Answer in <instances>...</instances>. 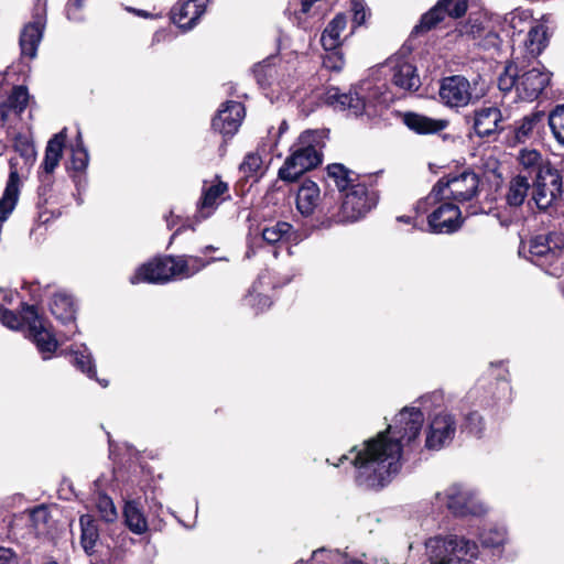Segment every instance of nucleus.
Segmentation results:
<instances>
[{
	"mask_svg": "<svg viewBox=\"0 0 564 564\" xmlns=\"http://www.w3.org/2000/svg\"><path fill=\"white\" fill-rule=\"evenodd\" d=\"M424 414L419 408H404L395 416L394 423L375 437L364 442L362 448L352 446L355 454V484L365 490H381L399 473L403 443L409 445L420 435Z\"/></svg>",
	"mask_w": 564,
	"mask_h": 564,
	"instance_id": "f257e3e1",
	"label": "nucleus"
},
{
	"mask_svg": "<svg viewBox=\"0 0 564 564\" xmlns=\"http://www.w3.org/2000/svg\"><path fill=\"white\" fill-rule=\"evenodd\" d=\"M35 283L24 282L22 289L30 291L29 304L22 301L18 312L0 305V322L3 326L12 330L28 329L26 337L35 345L44 360L51 359L56 352L59 344L56 338L54 327L47 317L40 313L37 302L41 301L40 289H33Z\"/></svg>",
	"mask_w": 564,
	"mask_h": 564,
	"instance_id": "f03ea898",
	"label": "nucleus"
},
{
	"mask_svg": "<svg viewBox=\"0 0 564 564\" xmlns=\"http://www.w3.org/2000/svg\"><path fill=\"white\" fill-rule=\"evenodd\" d=\"M377 193L370 191L359 181L350 186L345 194L337 197H333L326 191L321 205L324 219L321 220L318 227L329 228L334 224L359 220L377 205Z\"/></svg>",
	"mask_w": 564,
	"mask_h": 564,
	"instance_id": "7ed1b4c3",
	"label": "nucleus"
},
{
	"mask_svg": "<svg viewBox=\"0 0 564 564\" xmlns=\"http://www.w3.org/2000/svg\"><path fill=\"white\" fill-rule=\"evenodd\" d=\"M479 184V175L470 167L444 175L434 184L427 196L416 202L415 212L425 214L445 197L459 203L469 202L478 194Z\"/></svg>",
	"mask_w": 564,
	"mask_h": 564,
	"instance_id": "20e7f679",
	"label": "nucleus"
},
{
	"mask_svg": "<svg viewBox=\"0 0 564 564\" xmlns=\"http://www.w3.org/2000/svg\"><path fill=\"white\" fill-rule=\"evenodd\" d=\"M321 135L317 131H303L296 142L290 149V155L280 167L278 176L280 180L293 183L305 172L311 171L323 162Z\"/></svg>",
	"mask_w": 564,
	"mask_h": 564,
	"instance_id": "39448f33",
	"label": "nucleus"
},
{
	"mask_svg": "<svg viewBox=\"0 0 564 564\" xmlns=\"http://www.w3.org/2000/svg\"><path fill=\"white\" fill-rule=\"evenodd\" d=\"M563 252L564 237L557 231L534 235L527 243L521 241L519 247L520 256L552 275L561 270Z\"/></svg>",
	"mask_w": 564,
	"mask_h": 564,
	"instance_id": "423d86ee",
	"label": "nucleus"
},
{
	"mask_svg": "<svg viewBox=\"0 0 564 564\" xmlns=\"http://www.w3.org/2000/svg\"><path fill=\"white\" fill-rule=\"evenodd\" d=\"M430 564L470 563L478 555V545L464 536H434L426 542Z\"/></svg>",
	"mask_w": 564,
	"mask_h": 564,
	"instance_id": "0eeeda50",
	"label": "nucleus"
},
{
	"mask_svg": "<svg viewBox=\"0 0 564 564\" xmlns=\"http://www.w3.org/2000/svg\"><path fill=\"white\" fill-rule=\"evenodd\" d=\"M186 269V262L176 260V256L159 254L140 264L129 278V281L131 284H163L172 281Z\"/></svg>",
	"mask_w": 564,
	"mask_h": 564,
	"instance_id": "6e6552de",
	"label": "nucleus"
},
{
	"mask_svg": "<svg viewBox=\"0 0 564 564\" xmlns=\"http://www.w3.org/2000/svg\"><path fill=\"white\" fill-rule=\"evenodd\" d=\"M562 194L563 180L558 170L546 167L533 177L531 199L539 210L545 212Z\"/></svg>",
	"mask_w": 564,
	"mask_h": 564,
	"instance_id": "1a4fd4ad",
	"label": "nucleus"
},
{
	"mask_svg": "<svg viewBox=\"0 0 564 564\" xmlns=\"http://www.w3.org/2000/svg\"><path fill=\"white\" fill-rule=\"evenodd\" d=\"M46 24V2H35L32 10V21L26 23L21 31L19 44L21 55L34 58L42 40Z\"/></svg>",
	"mask_w": 564,
	"mask_h": 564,
	"instance_id": "9d476101",
	"label": "nucleus"
},
{
	"mask_svg": "<svg viewBox=\"0 0 564 564\" xmlns=\"http://www.w3.org/2000/svg\"><path fill=\"white\" fill-rule=\"evenodd\" d=\"M438 206L427 216L429 231L435 235H452L464 225L465 217L460 208L451 202L441 200Z\"/></svg>",
	"mask_w": 564,
	"mask_h": 564,
	"instance_id": "9b49d317",
	"label": "nucleus"
},
{
	"mask_svg": "<svg viewBox=\"0 0 564 564\" xmlns=\"http://www.w3.org/2000/svg\"><path fill=\"white\" fill-rule=\"evenodd\" d=\"M245 116L246 109L242 102L227 100L220 105L212 118V129L227 141L238 132Z\"/></svg>",
	"mask_w": 564,
	"mask_h": 564,
	"instance_id": "f8f14e48",
	"label": "nucleus"
},
{
	"mask_svg": "<svg viewBox=\"0 0 564 564\" xmlns=\"http://www.w3.org/2000/svg\"><path fill=\"white\" fill-rule=\"evenodd\" d=\"M551 73L545 69L532 67L530 69L519 68V84L517 97L520 100L533 101L540 97L550 85Z\"/></svg>",
	"mask_w": 564,
	"mask_h": 564,
	"instance_id": "ddd939ff",
	"label": "nucleus"
},
{
	"mask_svg": "<svg viewBox=\"0 0 564 564\" xmlns=\"http://www.w3.org/2000/svg\"><path fill=\"white\" fill-rule=\"evenodd\" d=\"M508 388V381L505 379L497 378L495 381L479 380L470 390L469 398L473 399L475 406L496 414L498 401L501 397L500 392H506Z\"/></svg>",
	"mask_w": 564,
	"mask_h": 564,
	"instance_id": "4468645a",
	"label": "nucleus"
},
{
	"mask_svg": "<svg viewBox=\"0 0 564 564\" xmlns=\"http://www.w3.org/2000/svg\"><path fill=\"white\" fill-rule=\"evenodd\" d=\"M456 432V420L449 413H440L435 415L426 433L425 447L438 451L451 443Z\"/></svg>",
	"mask_w": 564,
	"mask_h": 564,
	"instance_id": "2eb2a0df",
	"label": "nucleus"
},
{
	"mask_svg": "<svg viewBox=\"0 0 564 564\" xmlns=\"http://www.w3.org/2000/svg\"><path fill=\"white\" fill-rule=\"evenodd\" d=\"M359 181V175L341 163H332L325 167L323 176L324 193L327 191L333 197L345 194L350 186Z\"/></svg>",
	"mask_w": 564,
	"mask_h": 564,
	"instance_id": "dca6fc26",
	"label": "nucleus"
},
{
	"mask_svg": "<svg viewBox=\"0 0 564 564\" xmlns=\"http://www.w3.org/2000/svg\"><path fill=\"white\" fill-rule=\"evenodd\" d=\"M544 122L545 112L542 110H534L522 119L517 120L514 124L510 127V131L507 134L509 145L514 147L520 143H525L533 139L535 134L539 135L544 128Z\"/></svg>",
	"mask_w": 564,
	"mask_h": 564,
	"instance_id": "f3484780",
	"label": "nucleus"
},
{
	"mask_svg": "<svg viewBox=\"0 0 564 564\" xmlns=\"http://www.w3.org/2000/svg\"><path fill=\"white\" fill-rule=\"evenodd\" d=\"M440 97L449 107L466 106L470 98V84L462 75L444 77L440 86Z\"/></svg>",
	"mask_w": 564,
	"mask_h": 564,
	"instance_id": "a211bd4d",
	"label": "nucleus"
},
{
	"mask_svg": "<svg viewBox=\"0 0 564 564\" xmlns=\"http://www.w3.org/2000/svg\"><path fill=\"white\" fill-rule=\"evenodd\" d=\"M446 498V507L454 517L479 516L482 512L481 506L475 500L473 494L460 485L448 487Z\"/></svg>",
	"mask_w": 564,
	"mask_h": 564,
	"instance_id": "6ab92c4d",
	"label": "nucleus"
},
{
	"mask_svg": "<svg viewBox=\"0 0 564 564\" xmlns=\"http://www.w3.org/2000/svg\"><path fill=\"white\" fill-rule=\"evenodd\" d=\"M501 110L496 106H481L473 111V128L480 138H488L505 130Z\"/></svg>",
	"mask_w": 564,
	"mask_h": 564,
	"instance_id": "aec40b11",
	"label": "nucleus"
},
{
	"mask_svg": "<svg viewBox=\"0 0 564 564\" xmlns=\"http://www.w3.org/2000/svg\"><path fill=\"white\" fill-rule=\"evenodd\" d=\"M322 200L318 185L312 180H304L297 189L295 199L296 208L301 215L307 217L317 209L318 214L322 215L321 219L317 217V221L321 224V220L324 219V213L321 210Z\"/></svg>",
	"mask_w": 564,
	"mask_h": 564,
	"instance_id": "412c9836",
	"label": "nucleus"
},
{
	"mask_svg": "<svg viewBox=\"0 0 564 564\" xmlns=\"http://www.w3.org/2000/svg\"><path fill=\"white\" fill-rule=\"evenodd\" d=\"M401 121L410 131L421 135L437 134L449 124L446 119H434L415 111L402 112Z\"/></svg>",
	"mask_w": 564,
	"mask_h": 564,
	"instance_id": "4be33fe9",
	"label": "nucleus"
},
{
	"mask_svg": "<svg viewBox=\"0 0 564 564\" xmlns=\"http://www.w3.org/2000/svg\"><path fill=\"white\" fill-rule=\"evenodd\" d=\"M394 94L414 93L421 87V79L414 65L403 62L392 68L390 79Z\"/></svg>",
	"mask_w": 564,
	"mask_h": 564,
	"instance_id": "5701e85b",
	"label": "nucleus"
},
{
	"mask_svg": "<svg viewBox=\"0 0 564 564\" xmlns=\"http://www.w3.org/2000/svg\"><path fill=\"white\" fill-rule=\"evenodd\" d=\"M39 180L40 185L37 187V200H36V208L37 212V224L39 225H45L47 224L52 218L58 217L61 215V212L58 210L57 214H55L54 210H50L46 208L48 204H51L52 199V191L54 185V176L53 173H45L41 172L39 173Z\"/></svg>",
	"mask_w": 564,
	"mask_h": 564,
	"instance_id": "b1692460",
	"label": "nucleus"
},
{
	"mask_svg": "<svg viewBox=\"0 0 564 564\" xmlns=\"http://www.w3.org/2000/svg\"><path fill=\"white\" fill-rule=\"evenodd\" d=\"M206 10V2H176L170 10V19L183 30L192 29Z\"/></svg>",
	"mask_w": 564,
	"mask_h": 564,
	"instance_id": "393cba45",
	"label": "nucleus"
},
{
	"mask_svg": "<svg viewBox=\"0 0 564 564\" xmlns=\"http://www.w3.org/2000/svg\"><path fill=\"white\" fill-rule=\"evenodd\" d=\"M50 311L63 325H75L77 308L72 295L64 292L55 293L50 303Z\"/></svg>",
	"mask_w": 564,
	"mask_h": 564,
	"instance_id": "a878e982",
	"label": "nucleus"
},
{
	"mask_svg": "<svg viewBox=\"0 0 564 564\" xmlns=\"http://www.w3.org/2000/svg\"><path fill=\"white\" fill-rule=\"evenodd\" d=\"M62 354L68 355L69 362L87 378L96 380L104 388L108 386L107 380L97 377L96 364L87 347L84 346L83 350L69 349L68 351H62Z\"/></svg>",
	"mask_w": 564,
	"mask_h": 564,
	"instance_id": "bb28decb",
	"label": "nucleus"
},
{
	"mask_svg": "<svg viewBox=\"0 0 564 564\" xmlns=\"http://www.w3.org/2000/svg\"><path fill=\"white\" fill-rule=\"evenodd\" d=\"M229 186L226 182L221 181L219 175L215 176L214 183L202 191V196L197 203V209L204 212L205 209H216L218 205L225 200L224 195L228 194Z\"/></svg>",
	"mask_w": 564,
	"mask_h": 564,
	"instance_id": "cd10ccee",
	"label": "nucleus"
},
{
	"mask_svg": "<svg viewBox=\"0 0 564 564\" xmlns=\"http://www.w3.org/2000/svg\"><path fill=\"white\" fill-rule=\"evenodd\" d=\"M67 139L66 128H64L58 133H55L47 142L44 153V159L41 164V169L45 173H53L56 166L58 165L62 156L63 150L65 148V142Z\"/></svg>",
	"mask_w": 564,
	"mask_h": 564,
	"instance_id": "c85d7f7f",
	"label": "nucleus"
},
{
	"mask_svg": "<svg viewBox=\"0 0 564 564\" xmlns=\"http://www.w3.org/2000/svg\"><path fill=\"white\" fill-rule=\"evenodd\" d=\"M124 524L134 534H143L149 524L143 512V506L139 500H127L123 507Z\"/></svg>",
	"mask_w": 564,
	"mask_h": 564,
	"instance_id": "c756f323",
	"label": "nucleus"
},
{
	"mask_svg": "<svg viewBox=\"0 0 564 564\" xmlns=\"http://www.w3.org/2000/svg\"><path fill=\"white\" fill-rule=\"evenodd\" d=\"M347 26L345 13H337L326 25L321 35V44L324 50H335L343 45L341 32Z\"/></svg>",
	"mask_w": 564,
	"mask_h": 564,
	"instance_id": "7c9ffc66",
	"label": "nucleus"
},
{
	"mask_svg": "<svg viewBox=\"0 0 564 564\" xmlns=\"http://www.w3.org/2000/svg\"><path fill=\"white\" fill-rule=\"evenodd\" d=\"M261 236L263 241L271 246L282 242L290 243L297 239L296 231L288 221H276L272 226L264 227Z\"/></svg>",
	"mask_w": 564,
	"mask_h": 564,
	"instance_id": "2f4dec72",
	"label": "nucleus"
},
{
	"mask_svg": "<svg viewBox=\"0 0 564 564\" xmlns=\"http://www.w3.org/2000/svg\"><path fill=\"white\" fill-rule=\"evenodd\" d=\"M446 4H453V2H436L433 8L422 14L419 23L413 28L411 35L424 34L443 22L448 14Z\"/></svg>",
	"mask_w": 564,
	"mask_h": 564,
	"instance_id": "473e14b6",
	"label": "nucleus"
},
{
	"mask_svg": "<svg viewBox=\"0 0 564 564\" xmlns=\"http://www.w3.org/2000/svg\"><path fill=\"white\" fill-rule=\"evenodd\" d=\"M80 524V545L85 553L91 555L95 552L99 540V528L94 516L86 513L79 518Z\"/></svg>",
	"mask_w": 564,
	"mask_h": 564,
	"instance_id": "72a5a7b5",
	"label": "nucleus"
},
{
	"mask_svg": "<svg viewBox=\"0 0 564 564\" xmlns=\"http://www.w3.org/2000/svg\"><path fill=\"white\" fill-rule=\"evenodd\" d=\"M525 174H519L510 182L509 189L506 196L507 203L510 206L519 207L524 203L532 183Z\"/></svg>",
	"mask_w": 564,
	"mask_h": 564,
	"instance_id": "f704fd0d",
	"label": "nucleus"
},
{
	"mask_svg": "<svg viewBox=\"0 0 564 564\" xmlns=\"http://www.w3.org/2000/svg\"><path fill=\"white\" fill-rule=\"evenodd\" d=\"M546 30L543 25H532L524 40V46L532 57L539 56L547 45Z\"/></svg>",
	"mask_w": 564,
	"mask_h": 564,
	"instance_id": "c9c22d12",
	"label": "nucleus"
},
{
	"mask_svg": "<svg viewBox=\"0 0 564 564\" xmlns=\"http://www.w3.org/2000/svg\"><path fill=\"white\" fill-rule=\"evenodd\" d=\"M519 163L522 166L520 174H525L531 180L540 170L551 167L550 165L544 166L542 164V155L538 150H522L519 154Z\"/></svg>",
	"mask_w": 564,
	"mask_h": 564,
	"instance_id": "e433bc0d",
	"label": "nucleus"
},
{
	"mask_svg": "<svg viewBox=\"0 0 564 564\" xmlns=\"http://www.w3.org/2000/svg\"><path fill=\"white\" fill-rule=\"evenodd\" d=\"M30 100L29 89L24 85H15L12 87L7 101L2 108H9L17 116H21L26 109Z\"/></svg>",
	"mask_w": 564,
	"mask_h": 564,
	"instance_id": "4c0bfd02",
	"label": "nucleus"
},
{
	"mask_svg": "<svg viewBox=\"0 0 564 564\" xmlns=\"http://www.w3.org/2000/svg\"><path fill=\"white\" fill-rule=\"evenodd\" d=\"M486 430V423L478 410L467 412L462 421L460 431L467 435L481 438Z\"/></svg>",
	"mask_w": 564,
	"mask_h": 564,
	"instance_id": "58836bf2",
	"label": "nucleus"
},
{
	"mask_svg": "<svg viewBox=\"0 0 564 564\" xmlns=\"http://www.w3.org/2000/svg\"><path fill=\"white\" fill-rule=\"evenodd\" d=\"M89 162V154L84 145L80 132L77 133L75 145L72 148L70 166L72 172H86Z\"/></svg>",
	"mask_w": 564,
	"mask_h": 564,
	"instance_id": "ea45409f",
	"label": "nucleus"
},
{
	"mask_svg": "<svg viewBox=\"0 0 564 564\" xmlns=\"http://www.w3.org/2000/svg\"><path fill=\"white\" fill-rule=\"evenodd\" d=\"M12 147L15 152L24 159L26 164H33L36 159V151L34 143L30 135L23 132H18L12 140Z\"/></svg>",
	"mask_w": 564,
	"mask_h": 564,
	"instance_id": "a19ab883",
	"label": "nucleus"
},
{
	"mask_svg": "<svg viewBox=\"0 0 564 564\" xmlns=\"http://www.w3.org/2000/svg\"><path fill=\"white\" fill-rule=\"evenodd\" d=\"M335 109H349L355 116H361L366 110V99L359 96L357 91L340 93Z\"/></svg>",
	"mask_w": 564,
	"mask_h": 564,
	"instance_id": "79ce46f5",
	"label": "nucleus"
},
{
	"mask_svg": "<svg viewBox=\"0 0 564 564\" xmlns=\"http://www.w3.org/2000/svg\"><path fill=\"white\" fill-rule=\"evenodd\" d=\"M245 306H249L254 310L256 314H259L272 305V300L269 295L258 292L256 283L251 285L247 294L242 297Z\"/></svg>",
	"mask_w": 564,
	"mask_h": 564,
	"instance_id": "37998d69",
	"label": "nucleus"
},
{
	"mask_svg": "<svg viewBox=\"0 0 564 564\" xmlns=\"http://www.w3.org/2000/svg\"><path fill=\"white\" fill-rule=\"evenodd\" d=\"M547 120L554 138L564 147V105H557L549 115Z\"/></svg>",
	"mask_w": 564,
	"mask_h": 564,
	"instance_id": "c03bdc74",
	"label": "nucleus"
},
{
	"mask_svg": "<svg viewBox=\"0 0 564 564\" xmlns=\"http://www.w3.org/2000/svg\"><path fill=\"white\" fill-rule=\"evenodd\" d=\"M519 84V66L510 63L505 67L503 73L498 78V87L503 93H509L513 88L517 90Z\"/></svg>",
	"mask_w": 564,
	"mask_h": 564,
	"instance_id": "a18cd8bd",
	"label": "nucleus"
},
{
	"mask_svg": "<svg viewBox=\"0 0 564 564\" xmlns=\"http://www.w3.org/2000/svg\"><path fill=\"white\" fill-rule=\"evenodd\" d=\"M462 32L471 35L473 39L485 36L489 39L490 43L492 44H495V42L499 40V35L497 33L491 31L486 32L484 23L478 18L473 19L471 15L468 18V22L465 25V30Z\"/></svg>",
	"mask_w": 564,
	"mask_h": 564,
	"instance_id": "49530a36",
	"label": "nucleus"
},
{
	"mask_svg": "<svg viewBox=\"0 0 564 564\" xmlns=\"http://www.w3.org/2000/svg\"><path fill=\"white\" fill-rule=\"evenodd\" d=\"M176 260H184L187 264V269L180 272V275L189 278L196 273H198L200 270L206 268L208 264L215 261V258L210 259H204L196 256H176Z\"/></svg>",
	"mask_w": 564,
	"mask_h": 564,
	"instance_id": "de8ad7c7",
	"label": "nucleus"
},
{
	"mask_svg": "<svg viewBox=\"0 0 564 564\" xmlns=\"http://www.w3.org/2000/svg\"><path fill=\"white\" fill-rule=\"evenodd\" d=\"M323 67L330 72L339 73L345 66V56L341 46L335 50H324Z\"/></svg>",
	"mask_w": 564,
	"mask_h": 564,
	"instance_id": "09e8293b",
	"label": "nucleus"
},
{
	"mask_svg": "<svg viewBox=\"0 0 564 564\" xmlns=\"http://www.w3.org/2000/svg\"><path fill=\"white\" fill-rule=\"evenodd\" d=\"M480 543L486 549H499L506 541L505 532L498 529L484 531L479 536Z\"/></svg>",
	"mask_w": 564,
	"mask_h": 564,
	"instance_id": "8fccbe9b",
	"label": "nucleus"
},
{
	"mask_svg": "<svg viewBox=\"0 0 564 564\" xmlns=\"http://www.w3.org/2000/svg\"><path fill=\"white\" fill-rule=\"evenodd\" d=\"M262 165V159L257 153H248L242 163L240 170L249 176L257 175Z\"/></svg>",
	"mask_w": 564,
	"mask_h": 564,
	"instance_id": "3c124183",
	"label": "nucleus"
},
{
	"mask_svg": "<svg viewBox=\"0 0 564 564\" xmlns=\"http://www.w3.org/2000/svg\"><path fill=\"white\" fill-rule=\"evenodd\" d=\"M98 509L106 522H112L117 519V510L112 500L105 496L99 499Z\"/></svg>",
	"mask_w": 564,
	"mask_h": 564,
	"instance_id": "603ef678",
	"label": "nucleus"
},
{
	"mask_svg": "<svg viewBox=\"0 0 564 564\" xmlns=\"http://www.w3.org/2000/svg\"><path fill=\"white\" fill-rule=\"evenodd\" d=\"M366 2H351L352 4V26L357 28L366 23L367 15H370V11L366 10Z\"/></svg>",
	"mask_w": 564,
	"mask_h": 564,
	"instance_id": "864d4df0",
	"label": "nucleus"
},
{
	"mask_svg": "<svg viewBox=\"0 0 564 564\" xmlns=\"http://www.w3.org/2000/svg\"><path fill=\"white\" fill-rule=\"evenodd\" d=\"M65 11L69 21L79 22L84 20V2H67Z\"/></svg>",
	"mask_w": 564,
	"mask_h": 564,
	"instance_id": "5fc2aeb1",
	"label": "nucleus"
},
{
	"mask_svg": "<svg viewBox=\"0 0 564 564\" xmlns=\"http://www.w3.org/2000/svg\"><path fill=\"white\" fill-rule=\"evenodd\" d=\"M447 17L458 19L465 15L468 10V2H453V4H446Z\"/></svg>",
	"mask_w": 564,
	"mask_h": 564,
	"instance_id": "6e6d98bb",
	"label": "nucleus"
},
{
	"mask_svg": "<svg viewBox=\"0 0 564 564\" xmlns=\"http://www.w3.org/2000/svg\"><path fill=\"white\" fill-rule=\"evenodd\" d=\"M530 18H531V15L528 14L527 12H524V11L521 12V13L511 12L510 13V19L508 21H509L510 28L514 32L518 31L519 33H521L523 30L520 29V24L522 22L529 21Z\"/></svg>",
	"mask_w": 564,
	"mask_h": 564,
	"instance_id": "4d7b16f0",
	"label": "nucleus"
},
{
	"mask_svg": "<svg viewBox=\"0 0 564 564\" xmlns=\"http://www.w3.org/2000/svg\"><path fill=\"white\" fill-rule=\"evenodd\" d=\"M339 96H340V90L338 87H329L324 93L323 100L326 105L335 108L338 105Z\"/></svg>",
	"mask_w": 564,
	"mask_h": 564,
	"instance_id": "13d9d810",
	"label": "nucleus"
},
{
	"mask_svg": "<svg viewBox=\"0 0 564 564\" xmlns=\"http://www.w3.org/2000/svg\"><path fill=\"white\" fill-rule=\"evenodd\" d=\"M297 3L300 4L301 8L300 9L294 8V18L297 21V24L301 25L302 17L306 15L311 11V9L315 2H297Z\"/></svg>",
	"mask_w": 564,
	"mask_h": 564,
	"instance_id": "bf43d9fd",
	"label": "nucleus"
},
{
	"mask_svg": "<svg viewBox=\"0 0 564 564\" xmlns=\"http://www.w3.org/2000/svg\"><path fill=\"white\" fill-rule=\"evenodd\" d=\"M0 564H17V556L10 549L0 546Z\"/></svg>",
	"mask_w": 564,
	"mask_h": 564,
	"instance_id": "052dcab7",
	"label": "nucleus"
},
{
	"mask_svg": "<svg viewBox=\"0 0 564 564\" xmlns=\"http://www.w3.org/2000/svg\"><path fill=\"white\" fill-rule=\"evenodd\" d=\"M70 177H72L78 193H80V191L83 188H85V186L87 184L86 172H72Z\"/></svg>",
	"mask_w": 564,
	"mask_h": 564,
	"instance_id": "680f3d73",
	"label": "nucleus"
},
{
	"mask_svg": "<svg viewBox=\"0 0 564 564\" xmlns=\"http://www.w3.org/2000/svg\"><path fill=\"white\" fill-rule=\"evenodd\" d=\"M126 10L129 11V12H133L135 13L138 17H141V18H154V19H158V18H161V13H154V12H149V11H145V10H137V9H133L131 7H126Z\"/></svg>",
	"mask_w": 564,
	"mask_h": 564,
	"instance_id": "e2e57ef3",
	"label": "nucleus"
},
{
	"mask_svg": "<svg viewBox=\"0 0 564 564\" xmlns=\"http://www.w3.org/2000/svg\"><path fill=\"white\" fill-rule=\"evenodd\" d=\"M186 229H191V230H195V225L193 223H184L182 224L175 231L174 234L172 235L171 237V240H173L177 235L182 234L184 230ZM172 241H170L171 243Z\"/></svg>",
	"mask_w": 564,
	"mask_h": 564,
	"instance_id": "0e129e2a",
	"label": "nucleus"
},
{
	"mask_svg": "<svg viewBox=\"0 0 564 564\" xmlns=\"http://www.w3.org/2000/svg\"><path fill=\"white\" fill-rule=\"evenodd\" d=\"M397 220L400 221V223H404V224L410 225L412 223V217L411 216H399L397 218Z\"/></svg>",
	"mask_w": 564,
	"mask_h": 564,
	"instance_id": "69168bd1",
	"label": "nucleus"
},
{
	"mask_svg": "<svg viewBox=\"0 0 564 564\" xmlns=\"http://www.w3.org/2000/svg\"><path fill=\"white\" fill-rule=\"evenodd\" d=\"M341 564H366V563H364L362 561L357 560V558H351V560H347V561H345V562H344V563H341Z\"/></svg>",
	"mask_w": 564,
	"mask_h": 564,
	"instance_id": "338daca9",
	"label": "nucleus"
},
{
	"mask_svg": "<svg viewBox=\"0 0 564 564\" xmlns=\"http://www.w3.org/2000/svg\"><path fill=\"white\" fill-rule=\"evenodd\" d=\"M347 459H348V456L344 454V455H341V456L339 457L338 463H335V464H333V465H334L335 467H338V466H340L341 464H344V462H345V460H347Z\"/></svg>",
	"mask_w": 564,
	"mask_h": 564,
	"instance_id": "774afa93",
	"label": "nucleus"
}]
</instances>
